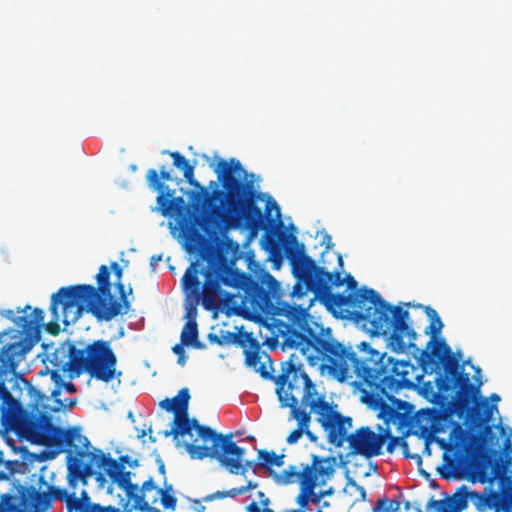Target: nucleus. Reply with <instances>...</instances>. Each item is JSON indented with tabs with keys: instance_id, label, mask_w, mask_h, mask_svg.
Segmentation results:
<instances>
[{
	"instance_id": "nucleus-27",
	"label": "nucleus",
	"mask_w": 512,
	"mask_h": 512,
	"mask_svg": "<svg viewBox=\"0 0 512 512\" xmlns=\"http://www.w3.org/2000/svg\"><path fill=\"white\" fill-rule=\"evenodd\" d=\"M232 343L237 344L238 346L247 349L259 343V341L253 337V334L250 332H239V333H231Z\"/></svg>"
},
{
	"instance_id": "nucleus-11",
	"label": "nucleus",
	"mask_w": 512,
	"mask_h": 512,
	"mask_svg": "<svg viewBox=\"0 0 512 512\" xmlns=\"http://www.w3.org/2000/svg\"><path fill=\"white\" fill-rule=\"evenodd\" d=\"M73 360L77 377L88 374L92 379L109 383L121 375V372L117 371V355L111 347V342L107 340L98 339L85 345L79 349V354Z\"/></svg>"
},
{
	"instance_id": "nucleus-10",
	"label": "nucleus",
	"mask_w": 512,
	"mask_h": 512,
	"mask_svg": "<svg viewBox=\"0 0 512 512\" xmlns=\"http://www.w3.org/2000/svg\"><path fill=\"white\" fill-rule=\"evenodd\" d=\"M233 435L214 432L208 439L212 445H196L185 443V449L192 459H204L210 457L216 459L231 474L245 475L255 463L252 460H244L245 449L238 446L233 440Z\"/></svg>"
},
{
	"instance_id": "nucleus-14",
	"label": "nucleus",
	"mask_w": 512,
	"mask_h": 512,
	"mask_svg": "<svg viewBox=\"0 0 512 512\" xmlns=\"http://www.w3.org/2000/svg\"><path fill=\"white\" fill-rule=\"evenodd\" d=\"M77 486L73 488L68 484L67 488L59 486H49L48 493L39 492L33 486L26 488L19 499L17 496L3 494L0 500V512H31L24 507L26 501H31L35 511L47 510L52 505V500L63 501L68 511V502L70 498H78L76 492Z\"/></svg>"
},
{
	"instance_id": "nucleus-8",
	"label": "nucleus",
	"mask_w": 512,
	"mask_h": 512,
	"mask_svg": "<svg viewBox=\"0 0 512 512\" xmlns=\"http://www.w3.org/2000/svg\"><path fill=\"white\" fill-rule=\"evenodd\" d=\"M96 281L98 288L90 284L61 287L53 294L52 310L62 303L72 321H77L83 311L91 312L98 321H110L123 315V304L112 298L110 271L106 265L100 266Z\"/></svg>"
},
{
	"instance_id": "nucleus-59",
	"label": "nucleus",
	"mask_w": 512,
	"mask_h": 512,
	"mask_svg": "<svg viewBox=\"0 0 512 512\" xmlns=\"http://www.w3.org/2000/svg\"><path fill=\"white\" fill-rule=\"evenodd\" d=\"M338 262H339V265L342 267L343 266V260H342V257L340 255L338 256Z\"/></svg>"
},
{
	"instance_id": "nucleus-53",
	"label": "nucleus",
	"mask_w": 512,
	"mask_h": 512,
	"mask_svg": "<svg viewBox=\"0 0 512 512\" xmlns=\"http://www.w3.org/2000/svg\"><path fill=\"white\" fill-rule=\"evenodd\" d=\"M325 238H326L325 242H328L327 243V248H330V246H331V236L330 235H326Z\"/></svg>"
},
{
	"instance_id": "nucleus-22",
	"label": "nucleus",
	"mask_w": 512,
	"mask_h": 512,
	"mask_svg": "<svg viewBox=\"0 0 512 512\" xmlns=\"http://www.w3.org/2000/svg\"><path fill=\"white\" fill-rule=\"evenodd\" d=\"M180 339L182 345L192 346L196 349L205 348V345L198 340V327L195 320H189L185 323Z\"/></svg>"
},
{
	"instance_id": "nucleus-30",
	"label": "nucleus",
	"mask_w": 512,
	"mask_h": 512,
	"mask_svg": "<svg viewBox=\"0 0 512 512\" xmlns=\"http://www.w3.org/2000/svg\"><path fill=\"white\" fill-rule=\"evenodd\" d=\"M207 339L211 344H217L220 346L232 343L231 332H227L226 335L223 336H218L214 333H209Z\"/></svg>"
},
{
	"instance_id": "nucleus-41",
	"label": "nucleus",
	"mask_w": 512,
	"mask_h": 512,
	"mask_svg": "<svg viewBox=\"0 0 512 512\" xmlns=\"http://www.w3.org/2000/svg\"><path fill=\"white\" fill-rule=\"evenodd\" d=\"M184 346L185 345H182V342L181 343H178L176 345L173 346L172 348V351L177 355V356H182L185 354V350H184Z\"/></svg>"
},
{
	"instance_id": "nucleus-1",
	"label": "nucleus",
	"mask_w": 512,
	"mask_h": 512,
	"mask_svg": "<svg viewBox=\"0 0 512 512\" xmlns=\"http://www.w3.org/2000/svg\"><path fill=\"white\" fill-rule=\"evenodd\" d=\"M197 262H193L182 277L183 290L201 300L205 310L229 303L234 295L224 291L227 286L242 292L241 305L257 316L270 318L271 326L283 338V346L295 349L309 365L327 368L340 381L356 376L361 401L379 411L386 423L393 421V357L381 353L369 342L362 341L356 350L331 335L330 328L317 323L301 306L281 300L280 283L266 269L251 275L218 259H210L202 272L200 288Z\"/></svg>"
},
{
	"instance_id": "nucleus-13",
	"label": "nucleus",
	"mask_w": 512,
	"mask_h": 512,
	"mask_svg": "<svg viewBox=\"0 0 512 512\" xmlns=\"http://www.w3.org/2000/svg\"><path fill=\"white\" fill-rule=\"evenodd\" d=\"M190 398L189 389L184 387L179 390L175 397L166 398L160 402L162 409L174 413L173 426L170 430L163 431V435L165 437L173 436L174 439L188 435L191 438L190 443L194 444L197 439H193L192 430H196L198 437L207 442L214 435L215 430L209 426L200 425L195 418H189Z\"/></svg>"
},
{
	"instance_id": "nucleus-50",
	"label": "nucleus",
	"mask_w": 512,
	"mask_h": 512,
	"mask_svg": "<svg viewBox=\"0 0 512 512\" xmlns=\"http://www.w3.org/2000/svg\"><path fill=\"white\" fill-rule=\"evenodd\" d=\"M186 359H187V357H186V355L184 354V355H182V356H178V360H177V362H178V364H180V365H182V366H183V365H185V363H186Z\"/></svg>"
},
{
	"instance_id": "nucleus-25",
	"label": "nucleus",
	"mask_w": 512,
	"mask_h": 512,
	"mask_svg": "<svg viewBox=\"0 0 512 512\" xmlns=\"http://www.w3.org/2000/svg\"><path fill=\"white\" fill-rule=\"evenodd\" d=\"M258 460V465L261 467H282L284 465V454L278 455L273 451L259 450Z\"/></svg>"
},
{
	"instance_id": "nucleus-23",
	"label": "nucleus",
	"mask_w": 512,
	"mask_h": 512,
	"mask_svg": "<svg viewBox=\"0 0 512 512\" xmlns=\"http://www.w3.org/2000/svg\"><path fill=\"white\" fill-rule=\"evenodd\" d=\"M111 269L113 270V272L116 276L115 286L119 293V297H120L119 302H121L123 304V314H126V313H128V311L130 309V303L127 299V293L125 290V286L122 283L123 270L117 262L111 263Z\"/></svg>"
},
{
	"instance_id": "nucleus-62",
	"label": "nucleus",
	"mask_w": 512,
	"mask_h": 512,
	"mask_svg": "<svg viewBox=\"0 0 512 512\" xmlns=\"http://www.w3.org/2000/svg\"><path fill=\"white\" fill-rule=\"evenodd\" d=\"M38 397H39L40 399H43V397H44V396H43V395H40V394L38 393Z\"/></svg>"
},
{
	"instance_id": "nucleus-43",
	"label": "nucleus",
	"mask_w": 512,
	"mask_h": 512,
	"mask_svg": "<svg viewBox=\"0 0 512 512\" xmlns=\"http://www.w3.org/2000/svg\"><path fill=\"white\" fill-rule=\"evenodd\" d=\"M161 260H162V254L153 255L150 258V267L152 268V270H155L158 262H160Z\"/></svg>"
},
{
	"instance_id": "nucleus-31",
	"label": "nucleus",
	"mask_w": 512,
	"mask_h": 512,
	"mask_svg": "<svg viewBox=\"0 0 512 512\" xmlns=\"http://www.w3.org/2000/svg\"><path fill=\"white\" fill-rule=\"evenodd\" d=\"M161 504L166 509L174 510L177 505V498L174 496V494H159Z\"/></svg>"
},
{
	"instance_id": "nucleus-49",
	"label": "nucleus",
	"mask_w": 512,
	"mask_h": 512,
	"mask_svg": "<svg viewBox=\"0 0 512 512\" xmlns=\"http://www.w3.org/2000/svg\"><path fill=\"white\" fill-rule=\"evenodd\" d=\"M269 503V499L266 498L265 501H262V504L264 505V508L262 509V512H274V510L267 507Z\"/></svg>"
},
{
	"instance_id": "nucleus-57",
	"label": "nucleus",
	"mask_w": 512,
	"mask_h": 512,
	"mask_svg": "<svg viewBox=\"0 0 512 512\" xmlns=\"http://www.w3.org/2000/svg\"><path fill=\"white\" fill-rule=\"evenodd\" d=\"M4 453L3 451L0 450V464H2L4 462Z\"/></svg>"
},
{
	"instance_id": "nucleus-45",
	"label": "nucleus",
	"mask_w": 512,
	"mask_h": 512,
	"mask_svg": "<svg viewBox=\"0 0 512 512\" xmlns=\"http://www.w3.org/2000/svg\"><path fill=\"white\" fill-rule=\"evenodd\" d=\"M257 486V483L253 481H248L246 485L240 487L241 489H243V494H245L247 491L257 488Z\"/></svg>"
},
{
	"instance_id": "nucleus-7",
	"label": "nucleus",
	"mask_w": 512,
	"mask_h": 512,
	"mask_svg": "<svg viewBox=\"0 0 512 512\" xmlns=\"http://www.w3.org/2000/svg\"><path fill=\"white\" fill-rule=\"evenodd\" d=\"M36 444L53 448L55 453L66 452L67 483L72 488L78 484L85 487L88 479L95 474V469L101 470L106 465V460L102 461V458H112L97 448L90 451V441L79 428L56 426L51 415Z\"/></svg>"
},
{
	"instance_id": "nucleus-29",
	"label": "nucleus",
	"mask_w": 512,
	"mask_h": 512,
	"mask_svg": "<svg viewBox=\"0 0 512 512\" xmlns=\"http://www.w3.org/2000/svg\"><path fill=\"white\" fill-rule=\"evenodd\" d=\"M169 155L173 159V165L182 170V172L185 171V169L190 168L192 165L189 163V161L178 151L174 152H168Z\"/></svg>"
},
{
	"instance_id": "nucleus-18",
	"label": "nucleus",
	"mask_w": 512,
	"mask_h": 512,
	"mask_svg": "<svg viewBox=\"0 0 512 512\" xmlns=\"http://www.w3.org/2000/svg\"><path fill=\"white\" fill-rule=\"evenodd\" d=\"M245 355V364L253 368L264 379L274 380L277 378L273 376L272 361L268 353L261 350L260 343L251 348L243 351Z\"/></svg>"
},
{
	"instance_id": "nucleus-40",
	"label": "nucleus",
	"mask_w": 512,
	"mask_h": 512,
	"mask_svg": "<svg viewBox=\"0 0 512 512\" xmlns=\"http://www.w3.org/2000/svg\"><path fill=\"white\" fill-rule=\"evenodd\" d=\"M159 494H173V485L164 481V487L157 489Z\"/></svg>"
},
{
	"instance_id": "nucleus-2",
	"label": "nucleus",
	"mask_w": 512,
	"mask_h": 512,
	"mask_svg": "<svg viewBox=\"0 0 512 512\" xmlns=\"http://www.w3.org/2000/svg\"><path fill=\"white\" fill-rule=\"evenodd\" d=\"M214 172L222 188H217L215 181H210L208 187L202 186L194 177V166L183 172L189 185L198 189L191 192L190 199L194 210L201 211V215L193 212L183 197H174L175 190L159 180L157 170L149 169L146 174L148 186L159 193L156 198L159 211L163 216H176L177 226L190 252L203 244L202 232L221 223H235L252 233L265 226L264 215L257 206L261 193L254 187V174H248L235 158L221 159Z\"/></svg>"
},
{
	"instance_id": "nucleus-58",
	"label": "nucleus",
	"mask_w": 512,
	"mask_h": 512,
	"mask_svg": "<svg viewBox=\"0 0 512 512\" xmlns=\"http://www.w3.org/2000/svg\"><path fill=\"white\" fill-rule=\"evenodd\" d=\"M146 435V431L142 430L141 433L138 435L139 438H142Z\"/></svg>"
},
{
	"instance_id": "nucleus-36",
	"label": "nucleus",
	"mask_w": 512,
	"mask_h": 512,
	"mask_svg": "<svg viewBox=\"0 0 512 512\" xmlns=\"http://www.w3.org/2000/svg\"><path fill=\"white\" fill-rule=\"evenodd\" d=\"M158 178L161 182L164 183V181H173V177L169 171L165 169L164 166H162L158 173Z\"/></svg>"
},
{
	"instance_id": "nucleus-17",
	"label": "nucleus",
	"mask_w": 512,
	"mask_h": 512,
	"mask_svg": "<svg viewBox=\"0 0 512 512\" xmlns=\"http://www.w3.org/2000/svg\"><path fill=\"white\" fill-rule=\"evenodd\" d=\"M79 349L71 341H64L51 353L50 363L62 372H69L71 377H77L73 358L79 354Z\"/></svg>"
},
{
	"instance_id": "nucleus-56",
	"label": "nucleus",
	"mask_w": 512,
	"mask_h": 512,
	"mask_svg": "<svg viewBox=\"0 0 512 512\" xmlns=\"http://www.w3.org/2000/svg\"><path fill=\"white\" fill-rule=\"evenodd\" d=\"M148 431H149V434H151V433H152V429H151V427L149 428V430H148ZM149 439H150V441H151V442H155V441H156V438H155V437H153L152 435H149Z\"/></svg>"
},
{
	"instance_id": "nucleus-26",
	"label": "nucleus",
	"mask_w": 512,
	"mask_h": 512,
	"mask_svg": "<svg viewBox=\"0 0 512 512\" xmlns=\"http://www.w3.org/2000/svg\"><path fill=\"white\" fill-rule=\"evenodd\" d=\"M60 370L61 369H54L50 372V376H51V380L55 383L56 385V388L52 391L51 395L52 397H54L56 399V401L60 404L61 407H68V408H72L75 403H76V399H72L69 401V403L67 405L65 404H62L61 401L59 399H57V397L61 394V387H62V384H63V377H62V374L60 373Z\"/></svg>"
},
{
	"instance_id": "nucleus-24",
	"label": "nucleus",
	"mask_w": 512,
	"mask_h": 512,
	"mask_svg": "<svg viewBox=\"0 0 512 512\" xmlns=\"http://www.w3.org/2000/svg\"><path fill=\"white\" fill-rule=\"evenodd\" d=\"M487 505L495 512H512V491L504 495L494 494L488 499Z\"/></svg>"
},
{
	"instance_id": "nucleus-33",
	"label": "nucleus",
	"mask_w": 512,
	"mask_h": 512,
	"mask_svg": "<svg viewBox=\"0 0 512 512\" xmlns=\"http://www.w3.org/2000/svg\"><path fill=\"white\" fill-rule=\"evenodd\" d=\"M329 492H326V491H322V492H319V493H316L315 492V488H312L311 489V496H309L308 500H309V503H313V504H318L320 502V500L328 495Z\"/></svg>"
},
{
	"instance_id": "nucleus-32",
	"label": "nucleus",
	"mask_w": 512,
	"mask_h": 512,
	"mask_svg": "<svg viewBox=\"0 0 512 512\" xmlns=\"http://www.w3.org/2000/svg\"><path fill=\"white\" fill-rule=\"evenodd\" d=\"M264 245L267 250H270L271 252H274L279 249L280 245L278 240L273 235L266 234L264 236Z\"/></svg>"
},
{
	"instance_id": "nucleus-6",
	"label": "nucleus",
	"mask_w": 512,
	"mask_h": 512,
	"mask_svg": "<svg viewBox=\"0 0 512 512\" xmlns=\"http://www.w3.org/2000/svg\"><path fill=\"white\" fill-rule=\"evenodd\" d=\"M296 354L281 365V371L275 379L276 394L282 408H290V419L297 421V428L287 436L288 444H295L304 434L310 441L316 442L317 436L309 430L311 413L317 416L320 411L314 404L318 401L328 402L324 395H319L315 384L302 369V364L294 361Z\"/></svg>"
},
{
	"instance_id": "nucleus-51",
	"label": "nucleus",
	"mask_w": 512,
	"mask_h": 512,
	"mask_svg": "<svg viewBox=\"0 0 512 512\" xmlns=\"http://www.w3.org/2000/svg\"><path fill=\"white\" fill-rule=\"evenodd\" d=\"M158 470L165 477V465L161 460L159 461Z\"/></svg>"
},
{
	"instance_id": "nucleus-9",
	"label": "nucleus",
	"mask_w": 512,
	"mask_h": 512,
	"mask_svg": "<svg viewBox=\"0 0 512 512\" xmlns=\"http://www.w3.org/2000/svg\"><path fill=\"white\" fill-rule=\"evenodd\" d=\"M318 407L319 423L327 432L328 442L335 447H342L348 442L352 454L362 455L366 458L378 456L382 453V447L389 436V431L384 434H376L369 427H360L354 433L347 434L352 428V418L343 416L329 402L318 401L314 404Z\"/></svg>"
},
{
	"instance_id": "nucleus-21",
	"label": "nucleus",
	"mask_w": 512,
	"mask_h": 512,
	"mask_svg": "<svg viewBox=\"0 0 512 512\" xmlns=\"http://www.w3.org/2000/svg\"><path fill=\"white\" fill-rule=\"evenodd\" d=\"M426 314L430 318V324L425 328V333L431 335V339L427 343L426 349L428 350L430 347L435 346V342L439 339H436L437 335L441 333V330L444 327V324L438 315L437 311L432 307H426Z\"/></svg>"
},
{
	"instance_id": "nucleus-15",
	"label": "nucleus",
	"mask_w": 512,
	"mask_h": 512,
	"mask_svg": "<svg viewBox=\"0 0 512 512\" xmlns=\"http://www.w3.org/2000/svg\"><path fill=\"white\" fill-rule=\"evenodd\" d=\"M103 460H106V465L101 470L105 472L113 483L125 491L129 499L134 500L137 509L142 512L148 511L150 509L149 503L145 500V496L139 486L132 483L131 472L124 471L125 467L113 458H102Z\"/></svg>"
},
{
	"instance_id": "nucleus-4",
	"label": "nucleus",
	"mask_w": 512,
	"mask_h": 512,
	"mask_svg": "<svg viewBox=\"0 0 512 512\" xmlns=\"http://www.w3.org/2000/svg\"><path fill=\"white\" fill-rule=\"evenodd\" d=\"M420 364L424 372H431L440 365L443 366L444 373L436 378V384L440 391L449 392L457 388L455 395V409L459 414L467 413L475 423L481 427L484 426L483 436L477 440L480 445H495L498 439L494 437L492 427L487 425L492 419L496 406L489 404L487 400L474 402V396L478 392L469 378V374L460 371L458 360L453 356L450 346L444 339L435 342L431 351L425 349L421 352Z\"/></svg>"
},
{
	"instance_id": "nucleus-60",
	"label": "nucleus",
	"mask_w": 512,
	"mask_h": 512,
	"mask_svg": "<svg viewBox=\"0 0 512 512\" xmlns=\"http://www.w3.org/2000/svg\"><path fill=\"white\" fill-rule=\"evenodd\" d=\"M480 372H481V369H480V368H477V369H476V374H480Z\"/></svg>"
},
{
	"instance_id": "nucleus-42",
	"label": "nucleus",
	"mask_w": 512,
	"mask_h": 512,
	"mask_svg": "<svg viewBox=\"0 0 512 512\" xmlns=\"http://www.w3.org/2000/svg\"><path fill=\"white\" fill-rule=\"evenodd\" d=\"M397 442H398L397 437H391L387 444V447H386L387 452L392 453L395 449Z\"/></svg>"
},
{
	"instance_id": "nucleus-61",
	"label": "nucleus",
	"mask_w": 512,
	"mask_h": 512,
	"mask_svg": "<svg viewBox=\"0 0 512 512\" xmlns=\"http://www.w3.org/2000/svg\"><path fill=\"white\" fill-rule=\"evenodd\" d=\"M291 512H305L303 510H292Z\"/></svg>"
},
{
	"instance_id": "nucleus-47",
	"label": "nucleus",
	"mask_w": 512,
	"mask_h": 512,
	"mask_svg": "<svg viewBox=\"0 0 512 512\" xmlns=\"http://www.w3.org/2000/svg\"><path fill=\"white\" fill-rule=\"evenodd\" d=\"M62 387H64L65 390L68 391L69 393L76 392V387L72 382H67V383L63 382Z\"/></svg>"
},
{
	"instance_id": "nucleus-35",
	"label": "nucleus",
	"mask_w": 512,
	"mask_h": 512,
	"mask_svg": "<svg viewBox=\"0 0 512 512\" xmlns=\"http://www.w3.org/2000/svg\"><path fill=\"white\" fill-rule=\"evenodd\" d=\"M116 461L118 463H121L123 467H124V464H128L132 468L138 466V460L132 459L131 456H129V455H121L119 457V461L118 460H116Z\"/></svg>"
},
{
	"instance_id": "nucleus-38",
	"label": "nucleus",
	"mask_w": 512,
	"mask_h": 512,
	"mask_svg": "<svg viewBox=\"0 0 512 512\" xmlns=\"http://www.w3.org/2000/svg\"><path fill=\"white\" fill-rule=\"evenodd\" d=\"M227 498L225 491H217L215 493H212L204 498L206 502L213 501L215 499H224Z\"/></svg>"
},
{
	"instance_id": "nucleus-34",
	"label": "nucleus",
	"mask_w": 512,
	"mask_h": 512,
	"mask_svg": "<svg viewBox=\"0 0 512 512\" xmlns=\"http://www.w3.org/2000/svg\"><path fill=\"white\" fill-rule=\"evenodd\" d=\"M272 210L276 211V217H280L281 212L279 205L275 200L270 198L266 203V213L270 214Z\"/></svg>"
},
{
	"instance_id": "nucleus-16",
	"label": "nucleus",
	"mask_w": 512,
	"mask_h": 512,
	"mask_svg": "<svg viewBox=\"0 0 512 512\" xmlns=\"http://www.w3.org/2000/svg\"><path fill=\"white\" fill-rule=\"evenodd\" d=\"M30 309L31 307L27 305L21 310L24 315L16 317L13 310H7L5 316L21 328V332L29 338L20 339L18 342L32 343L33 347L39 340L40 328L44 325L45 312L40 308H34L29 315L26 314L27 310Z\"/></svg>"
},
{
	"instance_id": "nucleus-52",
	"label": "nucleus",
	"mask_w": 512,
	"mask_h": 512,
	"mask_svg": "<svg viewBox=\"0 0 512 512\" xmlns=\"http://www.w3.org/2000/svg\"><path fill=\"white\" fill-rule=\"evenodd\" d=\"M325 238H326L325 242H328L327 243V248H330V246H331V236L330 235H326Z\"/></svg>"
},
{
	"instance_id": "nucleus-63",
	"label": "nucleus",
	"mask_w": 512,
	"mask_h": 512,
	"mask_svg": "<svg viewBox=\"0 0 512 512\" xmlns=\"http://www.w3.org/2000/svg\"><path fill=\"white\" fill-rule=\"evenodd\" d=\"M511 462V457L507 459V463L509 464Z\"/></svg>"
},
{
	"instance_id": "nucleus-28",
	"label": "nucleus",
	"mask_w": 512,
	"mask_h": 512,
	"mask_svg": "<svg viewBox=\"0 0 512 512\" xmlns=\"http://www.w3.org/2000/svg\"><path fill=\"white\" fill-rule=\"evenodd\" d=\"M399 503L397 501L388 502L386 497L379 499L375 505L374 512H397Z\"/></svg>"
},
{
	"instance_id": "nucleus-39",
	"label": "nucleus",
	"mask_w": 512,
	"mask_h": 512,
	"mask_svg": "<svg viewBox=\"0 0 512 512\" xmlns=\"http://www.w3.org/2000/svg\"><path fill=\"white\" fill-rule=\"evenodd\" d=\"M226 497L235 498L239 495H243V489L241 487L232 488L225 491Z\"/></svg>"
},
{
	"instance_id": "nucleus-46",
	"label": "nucleus",
	"mask_w": 512,
	"mask_h": 512,
	"mask_svg": "<svg viewBox=\"0 0 512 512\" xmlns=\"http://www.w3.org/2000/svg\"><path fill=\"white\" fill-rule=\"evenodd\" d=\"M247 511L248 512H262V509L259 507V505L256 502H251L247 506Z\"/></svg>"
},
{
	"instance_id": "nucleus-19",
	"label": "nucleus",
	"mask_w": 512,
	"mask_h": 512,
	"mask_svg": "<svg viewBox=\"0 0 512 512\" xmlns=\"http://www.w3.org/2000/svg\"><path fill=\"white\" fill-rule=\"evenodd\" d=\"M461 490L466 491V487L463 486ZM467 492L463 494H456L447 500H434L431 499L427 508H435L438 512H461L468 506Z\"/></svg>"
},
{
	"instance_id": "nucleus-5",
	"label": "nucleus",
	"mask_w": 512,
	"mask_h": 512,
	"mask_svg": "<svg viewBox=\"0 0 512 512\" xmlns=\"http://www.w3.org/2000/svg\"><path fill=\"white\" fill-rule=\"evenodd\" d=\"M32 349V343L13 342L0 350V420L6 431L36 444L50 414L41 412L38 403L32 404V411L23 408L6 387V382L16 375L17 368Z\"/></svg>"
},
{
	"instance_id": "nucleus-54",
	"label": "nucleus",
	"mask_w": 512,
	"mask_h": 512,
	"mask_svg": "<svg viewBox=\"0 0 512 512\" xmlns=\"http://www.w3.org/2000/svg\"><path fill=\"white\" fill-rule=\"evenodd\" d=\"M491 399L493 401H500V396L498 394L494 393V394L491 395Z\"/></svg>"
},
{
	"instance_id": "nucleus-12",
	"label": "nucleus",
	"mask_w": 512,
	"mask_h": 512,
	"mask_svg": "<svg viewBox=\"0 0 512 512\" xmlns=\"http://www.w3.org/2000/svg\"><path fill=\"white\" fill-rule=\"evenodd\" d=\"M334 459L331 457H323L311 454V463L306 464L301 470L290 465L279 476L278 480L282 484L298 483L300 485V493L296 498L299 510H303L309 504V496L311 489L318 486L326 485L327 481L333 476L335 469L333 465Z\"/></svg>"
},
{
	"instance_id": "nucleus-55",
	"label": "nucleus",
	"mask_w": 512,
	"mask_h": 512,
	"mask_svg": "<svg viewBox=\"0 0 512 512\" xmlns=\"http://www.w3.org/2000/svg\"><path fill=\"white\" fill-rule=\"evenodd\" d=\"M8 478V475L2 471H0V480H5Z\"/></svg>"
},
{
	"instance_id": "nucleus-37",
	"label": "nucleus",
	"mask_w": 512,
	"mask_h": 512,
	"mask_svg": "<svg viewBox=\"0 0 512 512\" xmlns=\"http://www.w3.org/2000/svg\"><path fill=\"white\" fill-rule=\"evenodd\" d=\"M141 492L145 495V493L149 490H153V489H157L155 483H154V480L153 478H149L148 480H146L142 486H141Z\"/></svg>"
},
{
	"instance_id": "nucleus-44",
	"label": "nucleus",
	"mask_w": 512,
	"mask_h": 512,
	"mask_svg": "<svg viewBox=\"0 0 512 512\" xmlns=\"http://www.w3.org/2000/svg\"><path fill=\"white\" fill-rule=\"evenodd\" d=\"M349 483L356 488L361 497L364 499L366 496V491L363 486L358 485L354 480L350 479Z\"/></svg>"
},
{
	"instance_id": "nucleus-64",
	"label": "nucleus",
	"mask_w": 512,
	"mask_h": 512,
	"mask_svg": "<svg viewBox=\"0 0 512 512\" xmlns=\"http://www.w3.org/2000/svg\"><path fill=\"white\" fill-rule=\"evenodd\" d=\"M154 512H160V511H159V510H157V509H154Z\"/></svg>"
},
{
	"instance_id": "nucleus-3",
	"label": "nucleus",
	"mask_w": 512,
	"mask_h": 512,
	"mask_svg": "<svg viewBox=\"0 0 512 512\" xmlns=\"http://www.w3.org/2000/svg\"><path fill=\"white\" fill-rule=\"evenodd\" d=\"M285 251L298 280L294 295L302 294L300 283H303L329 309L345 310L356 322L370 324L374 335H389V345L393 351L403 352L407 347H416L417 334L409 324L410 313L407 309L390 305L374 289H358V283L351 274L342 278L339 271L329 272L317 266L295 236H291Z\"/></svg>"
},
{
	"instance_id": "nucleus-48",
	"label": "nucleus",
	"mask_w": 512,
	"mask_h": 512,
	"mask_svg": "<svg viewBox=\"0 0 512 512\" xmlns=\"http://www.w3.org/2000/svg\"><path fill=\"white\" fill-rule=\"evenodd\" d=\"M503 449L505 452H512V444H511V439L509 437H507L504 440Z\"/></svg>"
},
{
	"instance_id": "nucleus-20",
	"label": "nucleus",
	"mask_w": 512,
	"mask_h": 512,
	"mask_svg": "<svg viewBox=\"0 0 512 512\" xmlns=\"http://www.w3.org/2000/svg\"><path fill=\"white\" fill-rule=\"evenodd\" d=\"M52 305H53V295L51 296V303H50V312L52 314V321H50L49 323H47L45 325V329L49 334L56 336L60 332V325L58 324V321L60 319L62 320V322L65 325L75 323L76 321H72L69 319L68 314H66L65 310L63 309L62 303L57 304L55 311L52 310Z\"/></svg>"
}]
</instances>
